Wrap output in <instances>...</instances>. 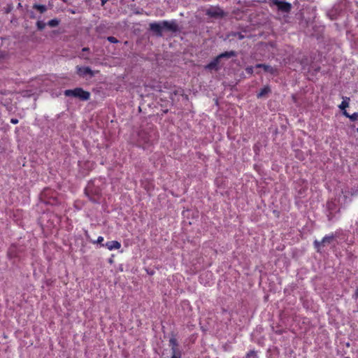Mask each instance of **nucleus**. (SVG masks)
Wrapping results in <instances>:
<instances>
[{"label": "nucleus", "mask_w": 358, "mask_h": 358, "mask_svg": "<svg viewBox=\"0 0 358 358\" xmlns=\"http://www.w3.org/2000/svg\"><path fill=\"white\" fill-rule=\"evenodd\" d=\"M76 70L77 73L81 77H85L87 75H89L90 77H93L95 75V73L90 67H82L77 66Z\"/></svg>", "instance_id": "nucleus-8"}, {"label": "nucleus", "mask_w": 358, "mask_h": 358, "mask_svg": "<svg viewBox=\"0 0 358 358\" xmlns=\"http://www.w3.org/2000/svg\"><path fill=\"white\" fill-rule=\"evenodd\" d=\"M233 36H237V37H238V38L239 40H242V39H243V38H244V37H245V36H244V35H243V34H242L241 33H240V32H236V33L233 34Z\"/></svg>", "instance_id": "nucleus-20"}, {"label": "nucleus", "mask_w": 358, "mask_h": 358, "mask_svg": "<svg viewBox=\"0 0 358 358\" xmlns=\"http://www.w3.org/2000/svg\"><path fill=\"white\" fill-rule=\"evenodd\" d=\"M206 14L211 17L222 18L226 15L220 7H210L206 11Z\"/></svg>", "instance_id": "nucleus-7"}, {"label": "nucleus", "mask_w": 358, "mask_h": 358, "mask_svg": "<svg viewBox=\"0 0 358 358\" xmlns=\"http://www.w3.org/2000/svg\"><path fill=\"white\" fill-rule=\"evenodd\" d=\"M106 1H107V0H101V1H102V4H104V3H105V2H106Z\"/></svg>", "instance_id": "nucleus-31"}, {"label": "nucleus", "mask_w": 358, "mask_h": 358, "mask_svg": "<svg viewBox=\"0 0 358 358\" xmlns=\"http://www.w3.org/2000/svg\"><path fill=\"white\" fill-rule=\"evenodd\" d=\"M349 101H350L349 97L343 98V101L339 105V108L341 110H345L346 108H348L349 106Z\"/></svg>", "instance_id": "nucleus-15"}, {"label": "nucleus", "mask_w": 358, "mask_h": 358, "mask_svg": "<svg viewBox=\"0 0 358 358\" xmlns=\"http://www.w3.org/2000/svg\"><path fill=\"white\" fill-rule=\"evenodd\" d=\"M85 194L92 202L97 203L99 201L100 192L94 188L92 184L87 185L85 188Z\"/></svg>", "instance_id": "nucleus-5"}, {"label": "nucleus", "mask_w": 358, "mask_h": 358, "mask_svg": "<svg viewBox=\"0 0 358 358\" xmlns=\"http://www.w3.org/2000/svg\"><path fill=\"white\" fill-rule=\"evenodd\" d=\"M271 6H275L278 9L284 13H289L291 10V3L282 0H271Z\"/></svg>", "instance_id": "nucleus-6"}, {"label": "nucleus", "mask_w": 358, "mask_h": 358, "mask_svg": "<svg viewBox=\"0 0 358 358\" xmlns=\"http://www.w3.org/2000/svg\"><path fill=\"white\" fill-rule=\"evenodd\" d=\"M354 296V298H355V299H358V289H357L355 290V294H354V296Z\"/></svg>", "instance_id": "nucleus-28"}, {"label": "nucleus", "mask_w": 358, "mask_h": 358, "mask_svg": "<svg viewBox=\"0 0 358 358\" xmlns=\"http://www.w3.org/2000/svg\"><path fill=\"white\" fill-rule=\"evenodd\" d=\"M59 24V20H58L57 19H52L48 22L47 25H48L50 27H55L58 26Z\"/></svg>", "instance_id": "nucleus-16"}, {"label": "nucleus", "mask_w": 358, "mask_h": 358, "mask_svg": "<svg viewBox=\"0 0 358 358\" xmlns=\"http://www.w3.org/2000/svg\"><path fill=\"white\" fill-rule=\"evenodd\" d=\"M346 358H349V357H346Z\"/></svg>", "instance_id": "nucleus-35"}, {"label": "nucleus", "mask_w": 358, "mask_h": 358, "mask_svg": "<svg viewBox=\"0 0 358 358\" xmlns=\"http://www.w3.org/2000/svg\"><path fill=\"white\" fill-rule=\"evenodd\" d=\"M271 92V89L268 86H265L264 88H262L260 92L257 94L258 98H262L264 96H266L268 94Z\"/></svg>", "instance_id": "nucleus-13"}, {"label": "nucleus", "mask_w": 358, "mask_h": 358, "mask_svg": "<svg viewBox=\"0 0 358 358\" xmlns=\"http://www.w3.org/2000/svg\"><path fill=\"white\" fill-rule=\"evenodd\" d=\"M46 24H47L41 20H38L36 22V27L40 31L43 30L45 27Z\"/></svg>", "instance_id": "nucleus-17"}, {"label": "nucleus", "mask_w": 358, "mask_h": 358, "mask_svg": "<svg viewBox=\"0 0 358 358\" xmlns=\"http://www.w3.org/2000/svg\"><path fill=\"white\" fill-rule=\"evenodd\" d=\"M80 58H83L85 59H89L87 57H85V55L83 53L79 56Z\"/></svg>", "instance_id": "nucleus-29"}, {"label": "nucleus", "mask_w": 358, "mask_h": 358, "mask_svg": "<svg viewBox=\"0 0 358 358\" xmlns=\"http://www.w3.org/2000/svg\"><path fill=\"white\" fill-rule=\"evenodd\" d=\"M343 115L345 116H346L347 117H348V118H350V115L346 110H345L343 111Z\"/></svg>", "instance_id": "nucleus-27"}, {"label": "nucleus", "mask_w": 358, "mask_h": 358, "mask_svg": "<svg viewBox=\"0 0 358 358\" xmlns=\"http://www.w3.org/2000/svg\"><path fill=\"white\" fill-rule=\"evenodd\" d=\"M105 246L110 250L113 249H119L121 247L120 243L117 241H108L105 244Z\"/></svg>", "instance_id": "nucleus-12"}, {"label": "nucleus", "mask_w": 358, "mask_h": 358, "mask_svg": "<svg viewBox=\"0 0 358 358\" xmlns=\"http://www.w3.org/2000/svg\"><path fill=\"white\" fill-rule=\"evenodd\" d=\"M82 52H85V53L89 52H90V48H83L82 49Z\"/></svg>", "instance_id": "nucleus-25"}, {"label": "nucleus", "mask_w": 358, "mask_h": 358, "mask_svg": "<svg viewBox=\"0 0 358 358\" xmlns=\"http://www.w3.org/2000/svg\"><path fill=\"white\" fill-rule=\"evenodd\" d=\"M33 8L40 12V13H44L47 11V7L45 5L35 3L33 5Z\"/></svg>", "instance_id": "nucleus-14"}, {"label": "nucleus", "mask_w": 358, "mask_h": 358, "mask_svg": "<svg viewBox=\"0 0 358 358\" xmlns=\"http://www.w3.org/2000/svg\"><path fill=\"white\" fill-rule=\"evenodd\" d=\"M356 224L358 225V221L356 222Z\"/></svg>", "instance_id": "nucleus-33"}, {"label": "nucleus", "mask_w": 358, "mask_h": 358, "mask_svg": "<svg viewBox=\"0 0 358 358\" xmlns=\"http://www.w3.org/2000/svg\"><path fill=\"white\" fill-rule=\"evenodd\" d=\"M107 40L112 43H117L119 42V41L113 36L107 37Z\"/></svg>", "instance_id": "nucleus-18"}, {"label": "nucleus", "mask_w": 358, "mask_h": 358, "mask_svg": "<svg viewBox=\"0 0 358 358\" xmlns=\"http://www.w3.org/2000/svg\"><path fill=\"white\" fill-rule=\"evenodd\" d=\"M82 52H85V53L89 52H90V48H83L82 49Z\"/></svg>", "instance_id": "nucleus-26"}, {"label": "nucleus", "mask_w": 358, "mask_h": 358, "mask_svg": "<svg viewBox=\"0 0 358 358\" xmlns=\"http://www.w3.org/2000/svg\"><path fill=\"white\" fill-rule=\"evenodd\" d=\"M247 357L249 358L250 357H252L254 358H257V354L255 351H250L248 354H247Z\"/></svg>", "instance_id": "nucleus-21"}, {"label": "nucleus", "mask_w": 358, "mask_h": 358, "mask_svg": "<svg viewBox=\"0 0 358 358\" xmlns=\"http://www.w3.org/2000/svg\"><path fill=\"white\" fill-rule=\"evenodd\" d=\"M236 56V52L234 50H231V51H227L223 53H221L219 55H217V57H218V59L220 60H221L222 59H229L231 57H234Z\"/></svg>", "instance_id": "nucleus-10"}, {"label": "nucleus", "mask_w": 358, "mask_h": 358, "mask_svg": "<svg viewBox=\"0 0 358 358\" xmlns=\"http://www.w3.org/2000/svg\"><path fill=\"white\" fill-rule=\"evenodd\" d=\"M350 120L352 121H356L358 120V113H355L350 115Z\"/></svg>", "instance_id": "nucleus-19"}, {"label": "nucleus", "mask_w": 358, "mask_h": 358, "mask_svg": "<svg viewBox=\"0 0 358 358\" xmlns=\"http://www.w3.org/2000/svg\"><path fill=\"white\" fill-rule=\"evenodd\" d=\"M357 132H358V127H357Z\"/></svg>", "instance_id": "nucleus-34"}, {"label": "nucleus", "mask_w": 358, "mask_h": 358, "mask_svg": "<svg viewBox=\"0 0 358 358\" xmlns=\"http://www.w3.org/2000/svg\"><path fill=\"white\" fill-rule=\"evenodd\" d=\"M169 347H171V358H181V351L176 336L172 334L169 339Z\"/></svg>", "instance_id": "nucleus-4"}, {"label": "nucleus", "mask_w": 358, "mask_h": 358, "mask_svg": "<svg viewBox=\"0 0 358 358\" xmlns=\"http://www.w3.org/2000/svg\"><path fill=\"white\" fill-rule=\"evenodd\" d=\"M336 237V235L332 234L325 236L321 241L315 240L313 242L314 248L317 252H322L324 248L331 245L334 243Z\"/></svg>", "instance_id": "nucleus-3"}, {"label": "nucleus", "mask_w": 358, "mask_h": 358, "mask_svg": "<svg viewBox=\"0 0 358 358\" xmlns=\"http://www.w3.org/2000/svg\"><path fill=\"white\" fill-rule=\"evenodd\" d=\"M10 122H11L12 124H17V123H18V120H17V119H16V118H12V119L10 120Z\"/></svg>", "instance_id": "nucleus-24"}, {"label": "nucleus", "mask_w": 358, "mask_h": 358, "mask_svg": "<svg viewBox=\"0 0 358 358\" xmlns=\"http://www.w3.org/2000/svg\"><path fill=\"white\" fill-rule=\"evenodd\" d=\"M220 62V60L218 59L217 57H216L212 62H210L208 64H207L205 66V69H209V70H216L217 71L219 69L218 65H219Z\"/></svg>", "instance_id": "nucleus-9"}, {"label": "nucleus", "mask_w": 358, "mask_h": 358, "mask_svg": "<svg viewBox=\"0 0 358 358\" xmlns=\"http://www.w3.org/2000/svg\"><path fill=\"white\" fill-rule=\"evenodd\" d=\"M64 94L66 96L78 98L81 101H87L90 98V93L87 91H85L81 87H76L73 90H66L64 92Z\"/></svg>", "instance_id": "nucleus-2"}, {"label": "nucleus", "mask_w": 358, "mask_h": 358, "mask_svg": "<svg viewBox=\"0 0 358 358\" xmlns=\"http://www.w3.org/2000/svg\"><path fill=\"white\" fill-rule=\"evenodd\" d=\"M103 241V238L102 236H99V237H98L97 241H96V243H101Z\"/></svg>", "instance_id": "nucleus-23"}, {"label": "nucleus", "mask_w": 358, "mask_h": 358, "mask_svg": "<svg viewBox=\"0 0 358 358\" xmlns=\"http://www.w3.org/2000/svg\"><path fill=\"white\" fill-rule=\"evenodd\" d=\"M256 68H262L264 71L268 72L271 74H274L276 72V69L275 68L264 64H257L256 65Z\"/></svg>", "instance_id": "nucleus-11"}, {"label": "nucleus", "mask_w": 358, "mask_h": 358, "mask_svg": "<svg viewBox=\"0 0 358 358\" xmlns=\"http://www.w3.org/2000/svg\"><path fill=\"white\" fill-rule=\"evenodd\" d=\"M245 71H246L248 74H252V73H253V67H252V66H248V67L245 69Z\"/></svg>", "instance_id": "nucleus-22"}, {"label": "nucleus", "mask_w": 358, "mask_h": 358, "mask_svg": "<svg viewBox=\"0 0 358 358\" xmlns=\"http://www.w3.org/2000/svg\"><path fill=\"white\" fill-rule=\"evenodd\" d=\"M100 27H96V31H99Z\"/></svg>", "instance_id": "nucleus-32"}, {"label": "nucleus", "mask_w": 358, "mask_h": 358, "mask_svg": "<svg viewBox=\"0 0 358 358\" xmlns=\"http://www.w3.org/2000/svg\"><path fill=\"white\" fill-rule=\"evenodd\" d=\"M149 31L156 37H162L164 31L176 33L180 31V28L176 20H163L150 23Z\"/></svg>", "instance_id": "nucleus-1"}, {"label": "nucleus", "mask_w": 358, "mask_h": 358, "mask_svg": "<svg viewBox=\"0 0 358 358\" xmlns=\"http://www.w3.org/2000/svg\"><path fill=\"white\" fill-rule=\"evenodd\" d=\"M30 17H31V18H33V19L36 17L33 12H31V13H30Z\"/></svg>", "instance_id": "nucleus-30"}]
</instances>
